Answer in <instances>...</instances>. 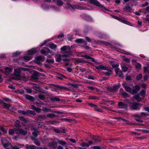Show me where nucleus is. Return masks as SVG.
Returning <instances> with one entry per match:
<instances>
[{
    "mask_svg": "<svg viewBox=\"0 0 149 149\" xmlns=\"http://www.w3.org/2000/svg\"><path fill=\"white\" fill-rule=\"evenodd\" d=\"M88 2L90 4L100 7L102 10H108V9L104 6L101 5L97 0H88Z\"/></svg>",
    "mask_w": 149,
    "mask_h": 149,
    "instance_id": "1",
    "label": "nucleus"
},
{
    "mask_svg": "<svg viewBox=\"0 0 149 149\" xmlns=\"http://www.w3.org/2000/svg\"><path fill=\"white\" fill-rule=\"evenodd\" d=\"M94 42H95L100 45H105L107 46H109L111 48L113 49V45L109 43L108 42L106 41L100 40L96 41L95 40H94Z\"/></svg>",
    "mask_w": 149,
    "mask_h": 149,
    "instance_id": "2",
    "label": "nucleus"
},
{
    "mask_svg": "<svg viewBox=\"0 0 149 149\" xmlns=\"http://www.w3.org/2000/svg\"><path fill=\"white\" fill-rule=\"evenodd\" d=\"M6 140L7 139L5 137L1 139L2 143L4 147L5 148H7L8 146H10L11 147L12 146L9 141H8L6 143Z\"/></svg>",
    "mask_w": 149,
    "mask_h": 149,
    "instance_id": "3",
    "label": "nucleus"
},
{
    "mask_svg": "<svg viewBox=\"0 0 149 149\" xmlns=\"http://www.w3.org/2000/svg\"><path fill=\"white\" fill-rule=\"evenodd\" d=\"M118 106L119 108L120 109H127L128 107L127 104L121 102L118 103Z\"/></svg>",
    "mask_w": 149,
    "mask_h": 149,
    "instance_id": "4",
    "label": "nucleus"
},
{
    "mask_svg": "<svg viewBox=\"0 0 149 149\" xmlns=\"http://www.w3.org/2000/svg\"><path fill=\"white\" fill-rule=\"evenodd\" d=\"M40 73L38 72L35 71L31 76V78L33 80H36L38 79V76Z\"/></svg>",
    "mask_w": 149,
    "mask_h": 149,
    "instance_id": "5",
    "label": "nucleus"
},
{
    "mask_svg": "<svg viewBox=\"0 0 149 149\" xmlns=\"http://www.w3.org/2000/svg\"><path fill=\"white\" fill-rule=\"evenodd\" d=\"M140 88V87L138 85L133 86L131 94H134L136 93L139 90Z\"/></svg>",
    "mask_w": 149,
    "mask_h": 149,
    "instance_id": "6",
    "label": "nucleus"
},
{
    "mask_svg": "<svg viewBox=\"0 0 149 149\" xmlns=\"http://www.w3.org/2000/svg\"><path fill=\"white\" fill-rule=\"evenodd\" d=\"M67 7L72 10H74L76 9H79V7L77 5H72L71 4L67 3L66 4Z\"/></svg>",
    "mask_w": 149,
    "mask_h": 149,
    "instance_id": "7",
    "label": "nucleus"
},
{
    "mask_svg": "<svg viewBox=\"0 0 149 149\" xmlns=\"http://www.w3.org/2000/svg\"><path fill=\"white\" fill-rule=\"evenodd\" d=\"M36 119L38 121H42L46 119L47 116L45 115H40L36 116Z\"/></svg>",
    "mask_w": 149,
    "mask_h": 149,
    "instance_id": "8",
    "label": "nucleus"
},
{
    "mask_svg": "<svg viewBox=\"0 0 149 149\" xmlns=\"http://www.w3.org/2000/svg\"><path fill=\"white\" fill-rule=\"evenodd\" d=\"M115 119H117L118 120H119L120 121H125L126 122L125 124L127 125H132V123H130L128 121H127L125 119H124L121 118H118L116 117Z\"/></svg>",
    "mask_w": 149,
    "mask_h": 149,
    "instance_id": "9",
    "label": "nucleus"
},
{
    "mask_svg": "<svg viewBox=\"0 0 149 149\" xmlns=\"http://www.w3.org/2000/svg\"><path fill=\"white\" fill-rule=\"evenodd\" d=\"M131 108L134 110H139L140 109V107L137 103H133L131 106Z\"/></svg>",
    "mask_w": 149,
    "mask_h": 149,
    "instance_id": "10",
    "label": "nucleus"
},
{
    "mask_svg": "<svg viewBox=\"0 0 149 149\" xmlns=\"http://www.w3.org/2000/svg\"><path fill=\"white\" fill-rule=\"evenodd\" d=\"M69 49L68 52H65V54H63L62 55V57H67L69 55H71L72 54V52L70 50V46L68 47Z\"/></svg>",
    "mask_w": 149,
    "mask_h": 149,
    "instance_id": "11",
    "label": "nucleus"
},
{
    "mask_svg": "<svg viewBox=\"0 0 149 149\" xmlns=\"http://www.w3.org/2000/svg\"><path fill=\"white\" fill-rule=\"evenodd\" d=\"M14 71L15 73V75L17 77H19V74L22 71L21 68H18L15 69Z\"/></svg>",
    "mask_w": 149,
    "mask_h": 149,
    "instance_id": "12",
    "label": "nucleus"
},
{
    "mask_svg": "<svg viewBox=\"0 0 149 149\" xmlns=\"http://www.w3.org/2000/svg\"><path fill=\"white\" fill-rule=\"evenodd\" d=\"M113 49L114 50H116L117 52H122V53H124L125 54H127V55H130V53H129V52H126L125 51H122V50H121V49H118L116 47H113Z\"/></svg>",
    "mask_w": 149,
    "mask_h": 149,
    "instance_id": "13",
    "label": "nucleus"
},
{
    "mask_svg": "<svg viewBox=\"0 0 149 149\" xmlns=\"http://www.w3.org/2000/svg\"><path fill=\"white\" fill-rule=\"evenodd\" d=\"M95 68L96 69L98 70L99 71H100L101 70H107L106 67L102 65H99L98 66H96Z\"/></svg>",
    "mask_w": 149,
    "mask_h": 149,
    "instance_id": "14",
    "label": "nucleus"
},
{
    "mask_svg": "<svg viewBox=\"0 0 149 149\" xmlns=\"http://www.w3.org/2000/svg\"><path fill=\"white\" fill-rule=\"evenodd\" d=\"M31 106L32 107V109L36 111L37 112L40 113L41 112V109L39 108L36 107L33 105H31Z\"/></svg>",
    "mask_w": 149,
    "mask_h": 149,
    "instance_id": "15",
    "label": "nucleus"
},
{
    "mask_svg": "<svg viewBox=\"0 0 149 149\" xmlns=\"http://www.w3.org/2000/svg\"><path fill=\"white\" fill-rule=\"evenodd\" d=\"M123 10L124 11L127 12H131L132 10V8L129 6H126L124 8Z\"/></svg>",
    "mask_w": 149,
    "mask_h": 149,
    "instance_id": "16",
    "label": "nucleus"
},
{
    "mask_svg": "<svg viewBox=\"0 0 149 149\" xmlns=\"http://www.w3.org/2000/svg\"><path fill=\"white\" fill-rule=\"evenodd\" d=\"M92 139L94 141L95 143H99L100 140L99 139V137L95 136H93L91 137Z\"/></svg>",
    "mask_w": 149,
    "mask_h": 149,
    "instance_id": "17",
    "label": "nucleus"
},
{
    "mask_svg": "<svg viewBox=\"0 0 149 149\" xmlns=\"http://www.w3.org/2000/svg\"><path fill=\"white\" fill-rule=\"evenodd\" d=\"M123 87L125 89L126 91L127 92H129L131 94L132 88L129 86L123 84Z\"/></svg>",
    "mask_w": 149,
    "mask_h": 149,
    "instance_id": "18",
    "label": "nucleus"
},
{
    "mask_svg": "<svg viewBox=\"0 0 149 149\" xmlns=\"http://www.w3.org/2000/svg\"><path fill=\"white\" fill-rule=\"evenodd\" d=\"M25 97L26 99L30 100L31 101H34V98L33 97L29 95H26Z\"/></svg>",
    "mask_w": 149,
    "mask_h": 149,
    "instance_id": "19",
    "label": "nucleus"
},
{
    "mask_svg": "<svg viewBox=\"0 0 149 149\" xmlns=\"http://www.w3.org/2000/svg\"><path fill=\"white\" fill-rule=\"evenodd\" d=\"M25 148L26 149H35L36 147L34 145H29L26 144L25 146Z\"/></svg>",
    "mask_w": 149,
    "mask_h": 149,
    "instance_id": "20",
    "label": "nucleus"
},
{
    "mask_svg": "<svg viewBox=\"0 0 149 149\" xmlns=\"http://www.w3.org/2000/svg\"><path fill=\"white\" fill-rule=\"evenodd\" d=\"M69 46H64L61 49V51L64 52V53L65 52H68L69 51V49L68 47Z\"/></svg>",
    "mask_w": 149,
    "mask_h": 149,
    "instance_id": "21",
    "label": "nucleus"
},
{
    "mask_svg": "<svg viewBox=\"0 0 149 149\" xmlns=\"http://www.w3.org/2000/svg\"><path fill=\"white\" fill-rule=\"evenodd\" d=\"M32 139L34 141V143L37 146H39L40 145V142L37 139L33 138Z\"/></svg>",
    "mask_w": 149,
    "mask_h": 149,
    "instance_id": "22",
    "label": "nucleus"
},
{
    "mask_svg": "<svg viewBox=\"0 0 149 149\" xmlns=\"http://www.w3.org/2000/svg\"><path fill=\"white\" fill-rule=\"evenodd\" d=\"M30 114H32L33 116H35L36 115V113L33 111L30 110H27L26 115H29Z\"/></svg>",
    "mask_w": 149,
    "mask_h": 149,
    "instance_id": "23",
    "label": "nucleus"
},
{
    "mask_svg": "<svg viewBox=\"0 0 149 149\" xmlns=\"http://www.w3.org/2000/svg\"><path fill=\"white\" fill-rule=\"evenodd\" d=\"M45 57L43 56H37L36 58V60L39 61H43L44 60Z\"/></svg>",
    "mask_w": 149,
    "mask_h": 149,
    "instance_id": "24",
    "label": "nucleus"
},
{
    "mask_svg": "<svg viewBox=\"0 0 149 149\" xmlns=\"http://www.w3.org/2000/svg\"><path fill=\"white\" fill-rule=\"evenodd\" d=\"M27 134V131L22 129H20V134L25 135Z\"/></svg>",
    "mask_w": 149,
    "mask_h": 149,
    "instance_id": "25",
    "label": "nucleus"
},
{
    "mask_svg": "<svg viewBox=\"0 0 149 149\" xmlns=\"http://www.w3.org/2000/svg\"><path fill=\"white\" fill-rule=\"evenodd\" d=\"M49 145L52 146L53 148H56L57 145V143L56 141H54L53 142L49 143Z\"/></svg>",
    "mask_w": 149,
    "mask_h": 149,
    "instance_id": "26",
    "label": "nucleus"
},
{
    "mask_svg": "<svg viewBox=\"0 0 149 149\" xmlns=\"http://www.w3.org/2000/svg\"><path fill=\"white\" fill-rule=\"evenodd\" d=\"M118 18V20L120 21L121 22H123L125 24H130V23L127 22V21L123 19H122L121 18H120L118 17H117Z\"/></svg>",
    "mask_w": 149,
    "mask_h": 149,
    "instance_id": "27",
    "label": "nucleus"
},
{
    "mask_svg": "<svg viewBox=\"0 0 149 149\" xmlns=\"http://www.w3.org/2000/svg\"><path fill=\"white\" fill-rule=\"evenodd\" d=\"M81 146L82 147L85 148V149H86V147H88L89 145L88 143L85 142H83L81 144Z\"/></svg>",
    "mask_w": 149,
    "mask_h": 149,
    "instance_id": "28",
    "label": "nucleus"
},
{
    "mask_svg": "<svg viewBox=\"0 0 149 149\" xmlns=\"http://www.w3.org/2000/svg\"><path fill=\"white\" fill-rule=\"evenodd\" d=\"M36 52V51L35 49H31L28 51V53L30 55L33 54Z\"/></svg>",
    "mask_w": 149,
    "mask_h": 149,
    "instance_id": "29",
    "label": "nucleus"
},
{
    "mask_svg": "<svg viewBox=\"0 0 149 149\" xmlns=\"http://www.w3.org/2000/svg\"><path fill=\"white\" fill-rule=\"evenodd\" d=\"M20 122L19 120H17L14 123L15 126L17 127H21V126L20 125Z\"/></svg>",
    "mask_w": 149,
    "mask_h": 149,
    "instance_id": "30",
    "label": "nucleus"
},
{
    "mask_svg": "<svg viewBox=\"0 0 149 149\" xmlns=\"http://www.w3.org/2000/svg\"><path fill=\"white\" fill-rule=\"evenodd\" d=\"M62 56L60 54L58 55V57L56 58V61L58 62L60 61L61 60Z\"/></svg>",
    "mask_w": 149,
    "mask_h": 149,
    "instance_id": "31",
    "label": "nucleus"
},
{
    "mask_svg": "<svg viewBox=\"0 0 149 149\" xmlns=\"http://www.w3.org/2000/svg\"><path fill=\"white\" fill-rule=\"evenodd\" d=\"M75 61L77 63H84L85 61L82 59L81 58L77 59L75 60Z\"/></svg>",
    "mask_w": 149,
    "mask_h": 149,
    "instance_id": "32",
    "label": "nucleus"
},
{
    "mask_svg": "<svg viewBox=\"0 0 149 149\" xmlns=\"http://www.w3.org/2000/svg\"><path fill=\"white\" fill-rule=\"evenodd\" d=\"M46 116L47 117L50 118H52L55 117V115L54 113H49L47 114Z\"/></svg>",
    "mask_w": 149,
    "mask_h": 149,
    "instance_id": "33",
    "label": "nucleus"
},
{
    "mask_svg": "<svg viewBox=\"0 0 149 149\" xmlns=\"http://www.w3.org/2000/svg\"><path fill=\"white\" fill-rule=\"evenodd\" d=\"M58 144L63 146L66 144V143L65 141L61 140H58Z\"/></svg>",
    "mask_w": 149,
    "mask_h": 149,
    "instance_id": "34",
    "label": "nucleus"
},
{
    "mask_svg": "<svg viewBox=\"0 0 149 149\" xmlns=\"http://www.w3.org/2000/svg\"><path fill=\"white\" fill-rule=\"evenodd\" d=\"M75 41L77 43H83L84 42H85V41H84L82 39H77L75 40Z\"/></svg>",
    "mask_w": 149,
    "mask_h": 149,
    "instance_id": "35",
    "label": "nucleus"
},
{
    "mask_svg": "<svg viewBox=\"0 0 149 149\" xmlns=\"http://www.w3.org/2000/svg\"><path fill=\"white\" fill-rule=\"evenodd\" d=\"M5 70L6 72L7 73H9L12 72V71L13 69L7 67L6 68Z\"/></svg>",
    "mask_w": 149,
    "mask_h": 149,
    "instance_id": "36",
    "label": "nucleus"
},
{
    "mask_svg": "<svg viewBox=\"0 0 149 149\" xmlns=\"http://www.w3.org/2000/svg\"><path fill=\"white\" fill-rule=\"evenodd\" d=\"M50 99L52 102H54L55 101H59L60 100L59 98L56 97H51Z\"/></svg>",
    "mask_w": 149,
    "mask_h": 149,
    "instance_id": "37",
    "label": "nucleus"
},
{
    "mask_svg": "<svg viewBox=\"0 0 149 149\" xmlns=\"http://www.w3.org/2000/svg\"><path fill=\"white\" fill-rule=\"evenodd\" d=\"M134 98L138 102H140L141 100V99L139 96L138 95H135L134 96Z\"/></svg>",
    "mask_w": 149,
    "mask_h": 149,
    "instance_id": "38",
    "label": "nucleus"
},
{
    "mask_svg": "<svg viewBox=\"0 0 149 149\" xmlns=\"http://www.w3.org/2000/svg\"><path fill=\"white\" fill-rule=\"evenodd\" d=\"M94 110L98 111V112H102V111L101 110V109L99 108L98 107L97 105H94Z\"/></svg>",
    "mask_w": 149,
    "mask_h": 149,
    "instance_id": "39",
    "label": "nucleus"
},
{
    "mask_svg": "<svg viewBox=\"0 0 149 149\" xmlns=\"http://www.w3.org/2000/svg\"><path fill=\"white\" fill-rule=\"evenodd\" d=\"M56 45L53 43L50 44L49 47L52 49H54L56 47Z\"/></svg>",
    "mask_w": 149,
    "mask_h": 149,
    "instance_id": "40",
    "label": "nucleus"
},
{
    "mask_svg": "<svg viewBox=\"0 0 149 149\" xmlns=\"http://www.w3.org/2000/svg\"><path fill=\"white\" fill-rule=\"evenodd\" d=\"M57 4L59 6H62L63 5V1L61 0H57L56 1Z\"/></svg>",
    "mask_w": 149,
    "mask_h": 149,
    "instance_id": "41",
    "label": "nucleus"
},
{
    "mask_svg": "<svg viewBox=\"0 0 149 149\" xmlns=\"http://www.w3.org/2000/svg\"><path fill=\"white\" fill-rule=\"evenodd\" d=\"M121 68L122 70L124 72H126L128 70V68L126 67L121 66Z\"/></svg>",
    "mask_w": 149,
    "mask_h": 149,
    "instance_id": "42",
    "label": "nucleus"
},
{
    "mask_svg": "<svg viewBox=\"0 0 149 149\" xmlns=\"http://www.w3.org/2000/svg\"><path fill=\"white\" fill-rule=\"evenodd\" d=\"M9 134L10 135H11L14 134H15V130L14 128L12 129H10L9 130Z\"/></svg>",
    "mask_w": 149,
    "mask_h": 149,
    "instance_id": "43",
    "label": "nucleus"
},
{
    "mask_svg": "<svg viewBox=\"0 0 149 149\" xmlns=\"http://www.w3.org/2000/svg\"><path fill=\"white\" fill-rule=\"evenodd\" d=\"M19 118L21 121H24V122H25V123H26L27 122V120L24 117L21 116H19Z\"/></svg>",
    "mask_w": 149,
    "mask_h": 149,
    "instance_id": "44",
    "label": "nucleus"
},
{
    "mask_svg": "<svg viewBox=\"0 0 149 149\" xmlns=\"http://www.w3.org/2000/svg\"><path fill=\"white\" fill-rule=\"evenodd\" d=\"M32 58V57L30 56H24V58L25 60H26L27 61H29Z\"/></svg>",
    "mask_w": 149,
    "mask_h": 149,
    "instance_id": "45",
    "label": "nucleus"
},
{
    "mask_svg": "<svg viewBox=\"0 0 149 149\" xmlns=\"http://www.w3.org/2000/svg\"><path fill=\"white\" fill-rule=\"evenodd\" d=\"M21 54V52H16L13 54V56L14 57H16L18 55H19Z\"/></svg>",
    "mask_w": 149,
    "mask_h": 149,
    "instance_id": "46",
    "label": "nucleus"
},
{
    "mask_svg": "<svg viewBox=\"0 0 149 149\" xmlns=\"http://www.w3.org/2000/svg\"><path fill=\"white\" fill-rule=\"evenodd\" d=\"M39 131H37L36 132H32V135L35 137H37L38 134H39Z\"/></svg>",
    "mask_w": 149,
    "mask_h": 149,
    "instance_id": "47",
    "label": "nucleus"
},
{
    "mask_svg": "<svg viewBox=\"0 0 149 149\" xmlns=\"http://www.w3.org/2000/svg\"><path fill=\"white\" fill-rule=\"evenodd\" d=\"M51 110V109L47 108L45 107H43L42 109V111L44 112H47L50 111Z\"/></svg>",
    "mask_w": 149,
    "mask_h": 149,
    "instance_id": "48",
    "label": "nucleus"
},
{
    "mask_svg": "<svg viewBox=\"0 0 149 149\" xmlns=\"http://www.w3.org/2000/svg\"><path fill=\"white\" fill-rule=\"evenodd\" d=\"M122 95L124 98H126L129 97L128 94L125 92L122 93Z\"/></svg>",
    "mask_w": 149,
    "mask_h": 149,
    "instance_id": "49",
    "label": "nucleus"
},
{
    "mask_svg": "<svg viewBox=\"0 0 149 149\" xmlns=\"http://www.w3.org/2000/svg\"><path fill=\"white\" fill-rule=\"evenodd\" d=\"M98 36L100 38H104V35L102 33L100 32H98L97 33Z\"/></svg>",
    "mask_w": 149,
    "mask_h": 149,
    "instance_id": "50",
    "label": "nucleus"
},
{
    "mask_svg": "<svg viewBox=\"0 0 149 149\" xmlns=\"http://www.w3.org/2000/svg\"><path fill=\"white\" fill-rule=\"evenodd\" d=\"M3 105L5 107L7 108H9L10 107V104L5 102L3 103Z\"/></svg>",
    "mask_w": 149,
    "mask_h": 149,
    "instance_id": "51",
    "label": "nucleus"
},
{
    "mask_svg": "<svg viewBox=\"0 0 149 149\" xmlns=\"http://www.w3.org/2000/svg\"><path fill=\"white\" fill-rule=\"evenodd\" d=\"M89 98L93 100H98L99 99V98L96 96H90L89 97Z\"/></svg>",
    "mask_w": 149,
    "mask_h": 149,
    "instance_id": "52",
    "label": "nucleus"
},
{
    "mask_svg": "<svg viewBox=\"0 0 149 149\" xmlns=\"http://www.w3.org/2000/svg\"><path fill=\"white\" fill-rule=\"evenodd\" d=\"M137 4V3L134 0L131 3L130 5L132 7L134 6H136Z\"/></svg>",
    "mask_w": 149,
    "mask_h": 149,
    "instance_id": "53",
    "label": "nucleus"
},
{
    "mask_svg": "<svg viewBox=\"0 0 149 149\" xmlns=\"http://www.w3.org/2000/svg\"><path fill=\"white\" fill-rule=\"evenodd\" d=\"M38 97L40 99L43 100L45 99V96L43 95L40 94L38 95Z\"/></svg>",
    "mask_w": 149,
    "mask_h": 149,
    "instance_id": "54",
    "label": "nucleus"
},
{
    "mask_svg": "<svg viewBox=\"0 0 149 149\" xmlns=\"http://www.w3.org/2000/svg\"><path fill=\"white\" fill-rule=\"evenodd\" d=\"M140 95L141 96H144L145 95V92L144 90H142L140 92Z\"/></svg>",
    "mask_w": 149,
    "mask_h": 149,
    "instance_id": "55",
    "label": "nucleus"
},
{
    "mask_svg": "<svg viewBox=\"0 0 149 149\" xmlns=\"http://www.w3.org/2000/svg\"><path fill=\"white\" fill-rule=\"evenodd\" d=\"M18 112L24 115H27V111H25L22 110H19Z\"/></svg>",
    "mask_w": 149,
    "mask_h": 149,
    "instance_id": "56",
    "label": "nucleus"
},
{
    "mask_svg": "<svg viewBox=\"0 0 149 149\" xmlns=\"http://www.w3.org/2000/svg\"><path fill=\"white\" fill-rule=\"evenodd\" d=\"M143 77L142 75L141 74H139L136 77V79L138 80H140Z\"/></svg>",
    "mask_w": 149,
    "mask_h": 149,
    "instance_id": "57",
    "label": "nucleus"
},
{
    "mask_svg": "<svg viewBox=\"0 0 149 149\" xmlns=\"http://www.w3.org/2000/svg\"><path fill=\"white\" fill-rule=\"evenodd\" d=\"M15 130V134H20V129H18L14 128Z\"/></svg>",
    "mask_w": 149,
    "mask_h": 149,
    "instance_id": "58",
    "label": "nucleus"
},
{
    "mask_svg": "<svg viewBox=\"0 0 149 149\" xmlns=\"http://www.w3.org/2000/svg\"><path fill=\"white\" fill-rule=\"evenodd\" d=\"M57 76V77L60 79H62L64 77V75L61 74H58Z\"/></svg>",
    "mask_w": 149,
    "mask_h": 149,
    "instance_id": "59",
    "label": "nucleus"
},
{
    "mask_svg": "<svg viewBox=\"0 0 149 149\" xmlns=\"http://www.w3.org/2000/svg\"><path fill=\"white\" fill-rule=\"evenodd\" d=\"M117 74L118 75V76L119 77L123 78H124V76H123V74L122 73V71H120V72H119Z\"/></svg>",
    "mask_w": 149,
    "mask_h": 149,
    "instance_id": "60",
    "label": "nucleus"
},
{
    "mask_svg": "<svg viewBox=\"0 0 149 149\" xmlns=\"http://www.w3.org/2000/svg\"><path fill=\"white\" fill-rule=\"evenodd\" d=\"M68 84L70 86H72L74 88H77L78 87V85L77 84L69 83Z\"/></svg>",
    "mask_w": 149,
    "mask_h": 149,
    "instance_id": "61",
    "label": "nucleus"
},
{
    "mask_svg": "<svg viewBox=\"0 0 149 149\" xmlns=\"http://www.w3.org/2000/svg\"><path fill=\"white\" fill-rule=\"evenodd\" d=\"M26 93H31L32 92V90L31 89L29 88H27L26 89Z\"/></svg>",
    "mask_w": 149,
    "mask_h": 149,
    "instance_id": "62",
    "label": "nucleus"
},
{
    "mask_svg": "<svg viewBox=\"0 0 149 149\" xmlns=\"http://www.w3.org/2000/svg\"><path fill=\"white\" fill-rule=\"evenodd\" d=\"M0 130L3 132L4 133H6L7 132V131L5 129H4L3 127H0Z\"/></svg>",
    "mask_w": 149,
    "mask_h": 149,
    "instance_id": "63",
    "label": "nucleus"
},
{
    "mask_svg": "<svg viewBox=\"0 0 149 149\" xmlns=\"http://www.w3.org/2000/svg\"><path fill=\"white\" fill-rule=\"evenodd\" d=\"M88 78L89 79H92V80L95 79L94 77L92 75H88Z\"/></svg>",
    "mask_w": 149,
    "mask_h": 149,
    "instance_id": "64",
    "label": "nucleus"
}]
</instances>
